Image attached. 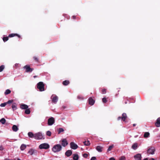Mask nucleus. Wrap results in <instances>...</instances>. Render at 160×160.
<instances>
[{
    "mask_svg": "<svg viewBox=\"0 0 160 160\" xmlns=\"http://www.w3.org/2000/svg\"><path fill=\"white\" fill-rule=\"evenodd\" d=\"M62 148V147L61 145L58 144L56 145L53 147L52 150L54 152H56L60 151Z\"/></svg>",
    "mask_w": 160,
    "mask_h": 160,
    "instance_id": "obj_1",
    "label": "nucleus"
},
{
    "mask_svg": "<svg viewBox=\"0 0 160 160\" xmlns=\"http://www.w3.org/2000/svg\"><path fill=\"white\" fill-rule=\"evenodd\" d=\"M45 85L43 82H40L37 84V88L40 91L42 92L45 90L44 89Z\"/></svg>",
    "mask_w": 160,
    "mask_h": 160,
    "instance_id": "obj_2",
    "label": "nucleus"
},
{
    "mask_svg": "<svg viewBox=\"0 0 160 160\" xmlns=\"http://www.w3.org/2000/svg\"><path fill=\"white\" fill-rule=\"evenodd\" d=\"M34 139L37 140L44 139V138L42 134L40 132L35 133Z\"/></svg>",
    "mask_w": 160,
    "mask_h": 160,
    "instance_id": "obj_3",
    "label": "nucleus"
},
{
    "mask_svg": "<svg viewBox=\"0 0 160 160\" xmlns=\"http://www.w3.org/2000/svg\"><path fill=\"white\" fill-rule=\"evenodd\" d=\"M39 148L40 149H48L49 148V145L46 143H44L41 144L39 146Z\"/></svg>",
    "mask_w": 160,
    "mask_h": 160,
    "instance_id": "obj_4",
    "label": "nucleus"
},
{
    "mask_svg": "<svg viewBox=\"0 0 160 160\" xmlns=\"http://www.w3.org/2000/svg\"><path fill=\"white\" fill-rule=\"evenodd\" d=\"M55 119L53 117H51L49 118L48 121V124L49 126L52 125L55 122Z\"/></svg>",
    "mask_w": 160,
    "mask_h": 160,
    "instance_id": "obj_5",
    "label": "nucleus"
},
{
    "mask_svg": "<svg viewBox=\"0 0 160 160\" xmlns=\"http://www.w3.org/2000/svg\"><path fill=\"white\" fill-rule=\"evenodd\" d=\"M155 149L153 147H151L148 148L147 152L148 153L151 154H153L154 153Z\"/></svg>",
    "mask_w": 160,
    "mask_h": 160,
    "instance_id": "obj_6",
    "label": "nucleus"
},
{
    "mask_svg": "<svg viewBox=\"0 0 160 160\" xmlns=\"http://www.w3.org/2000/svg\"><path fill=\"white\" fill-rule=\"evenodd\" d=\"M23 68L26 69V72H31L33 70V68H30V66L28 65L25 66L23 67Z\"/></svg>",
    "mask_w": 160,
    "mask_h": 160,
    "instance_id": "obj_7",
    "label": "nucleus"
},
{
    "mask_svg": "<svg viewBox=\"0 0 160 160\" xmlns=\"http://www.w3.org/2000/svg\"><path fill=\"white\" fill-rule=\"evenodd\" d=\"M51 99L52 100V102L56 103L58 101V98L56 95H52L51 97Z\"/></svg>",
    "mask_w": 160,
    "mask_h": 160,
    "instance_id": "obj_8",
    "label": "nucleus"
},
{
    "mask_svg": "<svg viewBox=\"0 0 160 160\" xmlns=\"http://www.w3.org/2000/svg\"><path fill=\"white\" fill-rule=\"evenodd\" d=\"M13 100H9L7 102H5L3 103H1L0 106L1 107H5L7 104H11L13 102Z\"/></svg>",
    "mask_w": 160,
    "mask_h": 160,
    "instance_id": "obj_9",
    "label": "nucleus"
},
{
    "mask_svg": "<svg viewBox=\"0 0 160 160\" xmlns=\"http://www.w3.org/2000/svg\"><path fill=\"white\" fill-rule=\"evenodd\" d=\"M61 145L64 147H65L68 144L66 139H62L61 141Z\"/></svg>",
    "mask_w": 160,
    "mask_h": 160,
    "instance_id": "obj_10",
    "label": "nucleus"
},
{
    "mask_svg": "<svg viewBox=\"0 0 160 160\" xmlns=\"http://www.w3.org/2000/svg\"><path fill=\"white\" fill-rule=\"evenodd\" d=\"M70 147L73 149H76L78 148V146L73 142H71L70 143Z\"/></svg>",
    "mask_w": 160,
    "mask_h": 160,
    "instance_id": "obj_11",
    "label": "nucleus"
},
{
    "mask_svg": "<svg viewBox=\"0 0 160 160\" xmlns=\"http://www.w3.org/2000/svg\"><path fill=\"white\" fill-rule=\"evenodd\" d=\"M134 158L135 160H141L142 156L140 154L138 153L134 155Z\"/></svg>",
    "mask_w": 160,
    "mask_h": 160,
    "instance_id": "obj_12",
    "label": "nucleus"
},
{
    "mask_svg": "<svg viewBox=\"0 0 160 160\" xmlns=\"http://www.w3.org/2000/svg\"><path fill=\"white\" fill-rule=\"evenodd\" d=\"M89 104L91 105H93L95 103V100L92 97H90L88 99Z\"/></svg>",
    "mask_w": 160,
    "mask_h": 160,
    "instance_id": "obj_13",
    "label": "nucleus"
},
{
    "mask_svg": "<svg viewBox=\"0 0 160 160\" xmlns=\"http://www.w3.org/2000/svg\"><path fill=\"white\" fill-rule=\"evenodd\" d=\"M37 151L36 150H35L33 149H30L28 151V153L30 155H32L33 154L37 153Z\"/></svg>",
    "mask_w": 160,
    "mask_h": 160,
    "instance_id": "obj_14",
    "label": "nucleus"
},
{
    "mask_svg": "<svg viewBox=\"0 0 160 160\" xmlns=\"http://www.w3.org/2000/svg\"><path fill=\"white\" fill-rule=\"evenodd\" d=\"M155 125L157 127H160V117L158 118L156 122L155 123Z\"/></svg>",
    "mask_w": 160,
    "mask_h": 160,
    "instance_id": "obj_15",
    "label": "nucleus"
},
{
    "mask_svg": "<svg viewBox=\"0 0 160 160\" xmlns=\"http://www.w3.org/2000/svg\"><path fill=\"white\" fill-rule=\"evenodd\" d=\"M72 152L71 150H68L66 152L65 154L67 156L69 157L72 155Z\"/></svg>",
    "mask_w": 160,
    "mask_h": 160,
    "instance_id": "obj_16",
    "label": "nucleus"
},
{
    "mask_svg": "<svg viewBox=\"0 0 160 160\" xmlns=\"http://www.w3.org/2000/svg\"><path fill=\"white\" fill-rule=\"evenodd\" d=\"M96 149L98 152H101L102 151L103 148L101 146H97Z\"/></svg>",
    "mask_w": 160,
    "mask_h": 160,
    "instance_id": "obj_17",
    "label": "nucleus"
},
{
    "mask_svg": "<svg viewBox=\"0 0 160 160\" xmlns=\"http://www.w3.org/2000/svg\"><path fill=\"white\" fill-rule=\"evenodd\" d=\"M15 36H17L19 38H21V36L20 35H19L17 34H16V33H12V34H9L8 35V37L11 38V37H13Z\"/></svg>",
    "mask_w": 160,
    "mask_h": 160,
    "instance_id": "obj_18",
    "label": "nucleus"
},
{
    "mask_svg": "<svg viewBox=\"0 0 160 160\" xmlns=\"http://www.w3.org/2000/svg\"><path fill=\"white\" fill-rule=\"evenodd\" d=\"M127 118V114L126 113H123L122 115V120L124 122H125V119Z\"/></svg>",
    "mask_w": 160,
    "mask_h": 160,
    "instance_id": "obj_19",
    "label": "nucleus"
},
{
    "mask_svg": "<svg viewBox=\"0 0 160 160\" xmlns=\"http://www.w3.org/2000/svg\"><path fill=\"white\" fill-rule=\"evenodd\" d=\"M28 134L29 138H34L35 133L34 134L32 132H29Z\"/></svg>",
    "mask_w": 160,
    "mask_h": 160,
    "instance_id": "obj_20",
    "label": "nucleus"
},
{
    "mask_svg": "<svg viewBox=\"0 0 160 160\" xmlns=\"http://www.w3.org/2000/svg\"><path fill=\"white\" fill-rule=\"evenodd\" d=\"M20 107L22 109H26L28 107V106L25 104H22L20 105Z\"/></svg>",
    "mask_w": 160,
    "mask_h": 160,
    "instance_id": "obj_21",
    "label": "nucleus"
},
{
    "mask_svg": "<svg viewBox=\"0 0 160 160\" xmlns=\"http://www.w3.org/2000/svg\"><path fill=\"white\" fill-rule=\"evenodd\" d=\"M12 130L14 132H16L18 130V128L16 125H13L12 127Z\"/></svg>",
    "mask_w": 160,
    "mask_h": 160,
    "instance_id": "obj_22",
    "label": "nucleus"
},
{
    "mask_svg": "<svg viewBox=\"0 0 160 160\" xmlns=\"http://www.w3.org/2000/svg\"><path fill=\"white\" fill-rule=\"evenodd\" d=\"M12 108L13 111L16 110L17 109V104L15 103H13L12 106Z\"/></svg>",
    "mask_w": 160,
    "mask_h": 160,
    "instance_id": "obj_23",
    "label": "nucleus"
},
{
    "mask_svg": "<svg viewBox=\"0 0 160 160\" xmlns=\"http://www.w3.org/2000/svg\"><path fill=\"white\" fill-rule=\"evenodd\" d=\"M70 83L69 81L68 80H66L63 81L62 82V84L64 86H67Z\"/></svg>",
    "mask_w": 160,
    "mask_h": 160,
    "instance_id": "obj_24",
    "label": "nucleus"
},
{
    "mask_svg": "<svg viewBox=\"0 0 160 160\" xmlns=\"http://www.w3.org/2000/svg\"><path fill=\"white\" fill-rule=\"evenodd\" d=\"M73 159L74 160H78V155L77 154H73Z\"/></svg>",
    "mask_w": 160,
    "mask_h": 160,
    "instance_id": "obj_25",
    "label": "nucleus"
},
{
    "mask_svg": "<svg viewBox=\"0 0 160 160\" xmlns=\"http://www.w3.org/2000/svg\"><path fill=\"white\" fill-rule=\"evenodd\" d=\"M138 147V144L137 143L133 144L132 146V148L136 150Z\"/></svg>",
    "mask_w": 160,
    "mask_h": 160,
    "instance_id": "obj_26",
    "label": "nucleus"
},
{
    "mask_svg": "<svg viewBox=\"0 0 160 160\" xmlns=\"http://www.w3.org/2000/svg\"><path fill=\"white\" fill-rule=\"evenodd\" d=\"M33 59H34V61L36 62H38V63L40 62V61H39L38 58L37 57L34 56V57H33Z\"/></svg>",
    "mask_w": 160,
    "mask_h": 160,
    "instance_id": "obj_27",
    "label": "nucleus"
},
{
    "mask_svg": "<svg viewBox=\"0 0 160 160\" xmlns=\"http://www.w3.org/2000/svg\"><path fill=\"white\" fill-rule=\"evenodd\" d=\"M83 143L85 146H89L90 144V143L89 141H85L83 142Z\"/></svg>",
    "mask_w": 160,
    "mask_h": 160,
    "instance_id": "obj_28",
    "label": "nucleus"
},
{
    "mask_svg": "<svg viewBox=\"0 0 160 160\" xmlns=\"http://www.w3.org/2000/svg\"><path fill=\"white\" fill-rule=\"evenodd\" d=\"M26 146L24 144H22L20 147V149L21 150L23 151L25 149Z\"/></svg>",
    "mask_w": 160,
    "mask_h": 160,
    "instance_id": "obj_29",
    "label": "nucleus"
},
{
    "mask_svg": "<svg viewBox=\"0 0 160 160\" xmlns=\"http://www.w3.org/2000/svg\"><path fill=\"white\" fill-rule=\"evenodd\" d=\"M149 133L148 132H145L143 137L144 138H147L149 137Z\"/></svg>",
    "mask_w": 160,
    "mask_h": 160,
    "instance_id": "obj_30",
    "label": "nucleus"
},
{
    "mask_svg": "<svg viewBox=\"0 0 160 160\" xmlns=\"http://www.w3.org/2000/svg\"><path fill=\"white\" fill-rule=\"evenodd\" d=\"M11 92V91L8 89L6 90L4 92V94L5 95H7L10 94Z\"/></svg>",
    "mask_w": 160,
    "mask_h": 160,
    "instance_id": "obj_31",
    "label": "nucleus"
},
{
    "mask_svg": "<svg viewBox=\"0 0 160 160\" xmlns=\"http://www.w3.org/2000/svg\"><path fill=\"white\" fill-rule=\"evenodd\" d=\"M6 120L4 118H2L0 120V122L2 123V124H4L5 123Z\"/></svg>",
    "mask_w": 160,
    "mask_h": 160,
    "instance_id": "obj_32",
    "label": "nucleus"
},
{
    "mask_svg": "<svg viewBox=\"0 0 160 160\" xmlns=\"http://www.w3.org/2000/svg\"><path fill=\"white\" fill-rule=\"evenodd\" d=\"M64 130L62 128H60L58 130V134H60L61 132H63Z\"/></svg>",
    "mask_w": 160,
    "mask_h": 160,
    "instance_id": "obj_33",
    "label": "nucleus"
},
{
    "mask_svg": "<svg viewBox=\"0 0 160 160\" xmlns=\"http://www.w3.org/2000/svg\"><path fill=\"white\" fill-rule=\"evenodd\" d=\"M25 113L27 114H30V109H28V108L26 109L25 111Z\"/></svg>",
    "mask_w": 160,
    "mask_h": 160,
    "instance_id": "obj_34",
    "label": "nucleus"
},
{
    "mask_svg": "<svg viewBox=\"0 0 160 160\" xmlns=\"http://www.w3.org/2000/svg\"><path fill=\"white\" fill-rule=\"evenodd\" d=\"M113 147L114 146L113 145L110 146L107 150V151L108 152L111 150Z\"/></svg>",
    "mask_w": 160,
    "mask_h": 160,
    "instance_id": "obj_35",
    "label": "nucleus"
},
{
    "mask_svg": "<svg viewBox=\"0 0 160 160\" xmlns=\"http://www.w3.org/2000/svg\"><path fill=\"white\" fill-rule=\"evenodd\" d=\"M9 37H3L2 39L4 42H6L8 40Z\"/></svg>",
    "mask_w": 160,
    "mask_h": 160,
    "instance_id": "obj_36",
    "label": "nucleus"
},
{
    "mask_svg": "<svg viewBox=\"0 0 160 160\" xmlns=\"http://www.w3.org/2000/svg\"><path fill=\"white\" fill-rule=\"evenodd\" d=\"M4 68V65H2L0 66V72H2Z\"/></svg>",
    "mask_w": 160,
    "mask_h": 160,
    "instance_id": "obj_37",
    "label": "nucleus"
},
{
    "mask_svg": "<svg viewBox=\"0 0 160 160\" xmlns=\"http://www.w3.org/2000/svg\"><path fill=\"white\" fill-rule=\"evenodd\" d=\"M126 158L124 156H122L120 157L119 159V160H125Z\"/></svg>",
    "mask_w": 160,
    "mask_h": 160,
    "instance_id": "obj_38",
    "label": "nucleus"
},
{
    "mask_svg": "<svg viewBox=\"0 0 160 160\" xmlns=\"http://www.w3.org/2000/svg\"><path fill=\"white\" fill-rule=\"evenodd\" d=\"M46 134L47 136H50L51 135V132L50 131H48L47 132Z\"/></svg>",
    "mask_w": 160,
    "mask_h": 160,
    "instance_id": "obj_39",
    "label": "nucleus"
},
{
    "mask_svg": "<svg viewBox=\"0 0 160 160\" xmlns=\"http://www.w3.org/2000/svg\"><path fill=\"white\" fill-rule=\"evenodd\" d=\"M102 94H105L106 93V89H102Z\"/></svg>",
    "mask_w": 160,
    "mask_h": 160,
    "instance_id": "obj_40",
    "label": "nucleus"
},
{
    "mask_svg": "<svg viewBox=\"0 0 160 160\" xmlns=\"http://www.w3.org/2000/svg\"><path fill=\"white\" fill-rule=\"evenodd\" d=\"M102 101L103 103H106L107 102V101L106 98H104L102 99Z\"/></svg>",
    "mask_w": 160,
    "mask_h": 160,
    "instance_id": "obj_41",
    "label": "nucleus"
},
{
    "mask_svg": "<svg viewBox=\"0 0 160 160\" xmlns=\"http://www.w3.org/2000/svg\"><path fill=\"white\" fill-rule=\"evenodd\" d=\"M83 157L84 158H87V157H88V155L87 153H84L83 154Z\"/></svg>",
    "mask_w": 160,
    "mask_h": 160,
    "instance_id": "obj_42",
    "label": "nucleus"
},
{
    "mask_svg": "<svg viewBox=\"0 0 160 160\" xmlns=\"http://www.w3.org/2000/svg\"><path fill=\"white\" fill-rule=\"evenodd\" d=\"M78 99H81V100H82L83 99V98L81 96H78Z\"/></svg>",
    "mask_w": 160,
    "mask_h": 160,
    "instance_id": "obj_43",
    "label": "nucleus"
},
{
    "mask_svg": "<svg viewBox=\"0 0 160 160\" xmlns=\"http://www.w3.org/2000/svg\"><path fill=\"white\" fill-rule=\"evenodd\" d=\"M91 160H97V159L96 157H93L91 158Z\"/></svg>",
    "mask_w": 160,
    "mask_h": 160,
    "instance_id": "obj_44",
    "label": "nucleus"
},
{
    "mask_svg": "<svg viewBox=\"0 0 160 160\" xmlns=\"http://www.w3.org/2000/svg\"><path fill=\"white\" fill-rule=\"evenodd\" d=\"M72 19H76V16H73L72 17Z\"/></svg>",
    "mask_w": 160,
    "mask_h": 160,
    "instance_id": "obj_45",
    "label": "nucleus"
},
{
    "mask_svg": "<svg viewBox=\"0 0 160 160\" xmlns=\"http://www.w3.org/2000/svg\"><path fill=\"white\" fill-rule=\"evenodd\" d=\"M66 108V107L65 106H62V109H65Z\"/></svg>",
    "mask_w": 160,
    "mask_h": 160,
    "instance_id": "obj_46",
    "label": "nucleus"
},
{
    "mask_svg": "<svg viewBox=\"0 0 160 160\" xmlns=\"http://www.w3.org/2000/svg\"><path fill=\"white\" fill-rule=\"evenodd\" d=\"M109 160H115L114 158H109Z\"/></svg>",
    "mask_w": 160,
    "mask_h": 160,
    "instance_id": "obj_47",
    "label": "nucleus"
},
{
    "mask_svg": "<svg viewBox=\"0 0 160 160\" xmlns=\"http://www.w3.org/2000/svg\"><path fill=\"white\" fill-rule=\"evenodd\" d=\"M3 149V148L2 146H0V150L2 151Z\"/></svg>",
    "mask_w": 160,
    "mask_h": 160,
    "instance_id": "obj_48",
    "label": "nucleus"
},
{
    "mask_svg": "<svg viewBox=\"0 0 160 160\" xmlns=\"http://www.w3.org/2000/svg\"><path fill=\"white\" fill-rule=\"evenodd\" d=\"M122 117H119L118 118V120H120V119H122Z\"/></svg>",
    "mask_w": 160,
    "mask_h": 160,
    "instance_id": "obj_49",
    "label": "nucleus"
},
{
    "mask_svg": "<svg viewBox=\"0 0 160 160\" xmlns=\"http://www.w3.org/2000/svg\"><path fill=\"white\" fill-rule=\"evenodd\" d=\"M143 160H148V158H145Z\"/></svg>",
    "mask_w": 160,
    "mask_h": 160,
    "instance_id": "obj_50",
    "label": "nucleus"
},
{
    "mask_svg": "<svg viewBox=\"0 0 160 160\" xmlns=\"http://www.w3.org/2000/svg\"><path fill=\"white\" fill-rule=\"evenodd\" d=\"M136 124H133V127H135V126H136Z\"/></svg>",
    "mask_w": 160,
    "mask_h": 160,
    "instance_id": "obj_51",
    "label": "nucleus"
},
{
    "mask_svg": "<svg viewBox=\"0 0 160 160\" xmlns=\"http://www.w3.org/2000/svg\"><path fill=\"white\" fill-rule=\"evenodd\" d=\"M37 77V76H33V78H36V77Z\"/></svg>",
    "mask_w": 160,
    "mask_h": 160,
    "instance_id": "obj_52",
    "label": "nucleus"
},
{
    "mask_svg": "<svg viewBox=\"0 0 160 160\" xmlns=\"http://www.w3.org/2000/svg\"><path fill=\"white\" fill-rule=\"evenodd\" d=\"M17 160H21L20 159L18 158V159Z\"/></svg>",
    "mask_w": 160,
    "mask_h": 160,
    "instance_id": "obj_53",
    "label": "nucleus"
},
{
    "mask_svg": "<svg viewBox=\"0 0 160 160\" xmlns=\"http://www.w3.org/2000/svg\"><path fill=\"white\" fill-rule=\"evenodd\" d=\"M72 160V159H71V160Z\"/></svg>",
    "mask_w": 160,
    "mask_h": 160,
    "instance_id": "obj_54",
    "label": "nucleus"
}]
</instances>
